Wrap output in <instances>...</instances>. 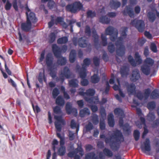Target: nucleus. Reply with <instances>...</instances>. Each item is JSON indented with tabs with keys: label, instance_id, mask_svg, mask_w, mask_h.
<instances>
[{
	"label": "nucleus",
	"instance_id": "ddd939ff",
	"mask_svg": "<svg viewBox=\"0 0 159 159\" xmlns=\"http://www.w3.org/2000/svg\"><path fill=\"white\" fill-rule=\"evenodd\" d=\"M105 8H103L100 11V14L101 15V16L100 17L99 20L100 22L102 23L107 24L109 23L110 20L109 18L106 17V16H103L105 13Z\"/></svg>",
	"mask_w": 159,
	"mask_h": 159
},
{
	"label": "nucleus",
	"instance_id": "20e7f679",
	"mask_svg": "<svg viewBox=\"0 0 159 159\" xmlns=\"http://www.w3.org/2000/svg\"><path fill=\"white\" fill-rule=\"evenodd\" d=\"M80 90L81 91L79 92V94L83 96L85 100L88 102L91 103H93L94 104H97L98 102V97L94 98L91 97L95 93L94 90L92 89H89L86 91V93L83 92V91L84 90L83 88H81Z\"/></svg>",
	"mask_w": 159,
	"mask_h": 159
},
{
	"label": "nucleus",
	"instance_id": "393cba45",
	"mask_svg": "<svg viewBox=\"0 0 159 159\" xmlns=\"http://www.w3.org/2000/svg\"><path fill=\"white\" fill-rule=\"evenodd\" d=\"M150 68L143 64L141 66V70L143 73L146 75H148L150 73Z\"/></svg>",
	"mask_w": 159,
	"mask_h": 159
},
{
	"label": "nucleus",
	"instance_id": "7c9ffc66",
	"mask_svg": "<svg viewBox=\"0 0 159 159\" xmlns=\"http://www.w3.org/2000/svg\"><path fill=\"white\" fill-rule=\"evenodd\" d=\"M75 50H72L70 52L69 56V60L71 63L75 61Z\"/></svg>",
	"mask_w": 159,
	"mask_h": 159
},
{
	"label": "nucleus",
	"instance_id": "c9c22d12",
	"mask_svg": "<svg viewBox=\"0 0 159 159\" xmlns=\"http://www.w3.org/2000/svg\"><path fill=\"white\" fill-rule=\"evenodd\" d=\"M68 41V39L66 37H64L59 39L57 40V43H65Z\"/></svg>",
	"mask_w": 159,
	"mask_h": 159
},
{
	"label": "nucleus",
	"instance_id": "72a5a7b5",
	"mask_svg": "<svg viewBox=\"0 0 159 159\" xmlns=\"http://www.w3.org/2000/svg\"><path fill=\"white\" fill-rule=\"evenodd\" d=\"M46 62L48 66H50L52 63V59L50 54L47 55L46 58Z\"/></svg>",
	"mask_w": 159,
	"mask_h": 159
},
{
	"label": "nucleus",
	"instance_id": "dca6fc26",
	"mask_svg": "<svg viewBox=\"0 0 159 159\" xmlns=\"http://www.w3.org/2000/svg\"><path fill=\"white\" fill-rule=\"evenodd\" d=\"M70 70L67 67H66L64 68L63 72H62L60 75L59 80H61L62 82L64 80V77L69 78L70 77Z\"/></svg>",
	"mask_w": 159,
	"mask_h": 159
},
{
	"label": "nucleus",
	"instance_id": "bf43d9fd",
	"mask_svg": "<svg viewBox=\"0 0 159 159\" xmlns=\"http://www.w3.org/2000/svg\"><path fill=\"white\" fill-rule=\"evenodd\" d=\"M85 33L87 35L89 36L90 35V28L88 26H86L85 28Z\"/></svg>",
	"mask_w": 159,
	"mask_h": 159
},
{
	"label": "nucleus",
	"instance_id": "8fccbe9b",
	"mask_svg": "<svg viewBox=\"0 0 159 159\" xmlns=\"http://www.w3.org/2000/svg\"><path fill=\"white\" fill-rule=\"evenodd\" d=\"M11 7V4L9 2V1L7 0V1L6 4L5 6V9L7 11L9 10Z\"/></svg>",
	"mask_w": 159,
	"mask_h": 159
},
{
	"label": "nucleus",
	"instance_id": "6ab92c4d",
	"mask_svg": "<svg viewBox=\"0 0 159 159\" xmlns=\"http://www.w3.org/2000/svg\"><path fill=\"white\" fill-rule=\"evenodd\" d=\"M21 27L23 30L25 31H28L31 28V22H28L27 21L26 23H24L21 24Z\"/></svg>",
	"mask_w": 159,
	"mask_h": 159
},
{
	"label": "nucleus",
	"instance_id": "2f4dec72",
	"mask_svg": "<svg viewBox=\"0 0 159 159\" xmlns=\"http://www.w3.org/2000/svg\"><path fill=\"white\" fill-rule=\"evenodd\" d=\"M78 81L76 80H72L69 81V84L70 86L76 87L78 86Z\"/></svg>",
	"mask_w": 159,
	"mask_h": 159
},
{
	"label": "nucleus",
	"instance_id": "6e6552de",
	"mask_svg": "<svg viewBox=\"0 0 159 159\" xmlns=\"http://www.w3.org/2000/svg\"><path fill=\"white\" fill-rule=\"evenodd\" d=\"M130 25L135 27L139 32L143 31L145 28L144 22L141 20L135 19L131 21Z\"/></svg>",
	"mask_w": 159,
	"mask_h": 159
},
{
	"label": "nucleus",
	"instance_id": "603ef678",
	"mask_svg": "<svg viewBox=\"0 0 159 159\" xmlns=\"http://www.w3.org/2000/svg\"><path fill=\"white\" fill-rule=\"evenodd\" d=\"M134 136L136 140H138L139 137V133L137 130H135L134 132Z\"/></svg>",
	"mask_w": 159,
	"mask_h": 159
},
{
	"label": "nucleus",
	"instance_id": "58836bf2",
	"mask_svg": "<svg viewBox=\"0 0 159 159\" xmlns=\"http://www.w3.org/2000/svg\"><path fill=\"white\" fill-rule=\"evenodd\" d=\"M98 159V157H95L94 154L93 153H90L87 154L85 157V159Z\"/></svg>",
	"mask_w": 159,
	"mask_h": 159
},
{
	"label": "nucleus",
	"instance_id": "e433bc0d",
	"mask_svg": "<svg viewBox=\"0 0 159 159\" xmlns=\"http://www.w3.org/2000/svg\"><path fill=\"white\" fill-rule=\"evenodd\" d=\"M71 127L72 129L75 128H76V132H77L79 130V125L78 124L76 123L74 120H72L70 124Z\"/></svg>",
	"mask_w": 159,
	"mask_h": 159
},
{
	"label": "nucleus",
	"instance_id": "f704fd0d",
	"mask_svg": "<svg viewBox=\"0 0 159 159\" xmlns=\"http://www.w3.org/2000/svg\"><path fill=\"white\" fill-rule=\"evenodd\" d=\"M159 97V91L157 90H154L152 93L151 98H156Z\"/></svg>",
	"mask_w": 159,
	"mask_h": 159
},
{
	"label": "nucleus",
	"instance_id": "aec40b11",
	"mask_svg": "<svg viewBox=\"0 0 159 159\" xmlns=\"http://www.w3.org/2000/svg\"><path fill=\"white\" fill-rule=\"evenodd\" d=\"M79 45L80 47L85 48L87 46V42L84 37L80 38L79 41Z\"/></svg>",
	"mask_w": 159,
	"mask_h": 159
},
{
	"label": "nucleus",
	"instance_id": "4c0bfd02",
	"mask_svg": "<svg viewBox=\"0 0 159 159\" xmlns=\"http://www.w3.org/2000/svg\"><path fill=\"white\" fill-rule=\"evenodd\" d=\"M91 121L94 125H97L98 123V116L95 115H93L92 117Z\"/></svg>",
	"mask_w": 159,
	"mask_h": 159
},
{
	"label": "nucleus",
	"instance_id": "cd10ccee",
	"mask_svg": "<svg viewBox=\"0 0 159 159\" xmlns=\"http://www.w3.org/2000/svg\"><path fill=\"white\" fill-rule=\"evenodd\" d=\"M56 103L57 104L60 106H63L65 103L62 97L59 96L56 99Z\"/></svg>",
	"mask_w": 159,
	"mask_h": 159
},
{
	"label": "nucleus",
	"instance_id": "0e129e2a",
	"mask_svg": "<svg viewBox=\"0 0 159 159\" xmlns=\"http://www.w3.org/2000/svg\"><path fill=\"white\" fill-rule=\"evenodd\" d=\"M69 137L70 140H73L74 139V134L72 132L70 131L69 132Z\"/></svg>",
	"mask_w": 159,
	"mask_h": 159
},
{
	"label": "nucleus",
	"instance_id": "ea45409f",
	"mask_svg": "<svg viewBox=\"0 0 159 159\" xmlns=\"http://www.w3.org/2000/svg\"><path fill=\"white\" fill-rule=\"evenodd\" d=\"M55 35L54 33H51L49 36L48 40L50 43L53 42L55 39Z\"/></svg>",
	"mask_w": 159,
	"mask_h": 159
},
{
	"label": "nucleus",
	"instance_id": "c756f323",
	"mask_svg": "<svg viewBox=\"0 0 159 159\" xmlns=\"http://www.w3.org/2000/svg\"><path fill=\"white\" fill-rule=\"evenodd\" d=\"M125 14L127 13L128 15L130 17H132L134 16V14L132 9L130 7H127L126 10L124 12Z\"/></svg>",
	"mask_w": 159,
	"mask_h": 159
},
{
	"label": "nucleus",
	"instance_id": "412c9836",
	"mask_svg": "<svg viewBox=\"0 0 159 159\" xmlns=\"http://www.w3.org/2000/svg\"><path fill=\"white\" fill-rule=\"evenodd\" d=\"M129 71V67L124 66L121 68L120 73L123 77L126 76L128 74Z\"/></svg>",
	"mask_w": 159,
	"mask_h": 159
},
{
	"label": "nucleus",
	"instance_id": "c03bdc74",
	"mask_svg": "<svg viewBox=\"0 0 159 159\" xmlns=\"http://www.w3.org/2000/svg\"><path fill=\"white\" fill-rule=\"evenodd\" d=\"M59 90L57 88H55L53 90L52 92V95L53 98H56L57 96L59 94Z\"/></svg>",
	"mask_w": 159,
	"mask_h": 159
},
{
	"label": "nucleus",
	"instance_id": "052dcab7",
	"mask_svg": "<svg viewBox=\"0 0 159 159\" xmlns=\"http://www.w3.org/2000/svg\"><path fill=\"white\" fill-rule=\"evenodd\" d=\"M54 113L56 114H60L61 112V110L60 107L58 106L56 107L53 109Z\"/></svg>",
	"mask_w": 159,
	"mask_h": 159
},
{
	"label": "nucleus",
	"instance_id": "5fc2aeb1",
	"mask_svg": "<svg viewBox=\"0 0 159 159\" xmlns=\"http://www.w3.org/2000/svg\"><path fill=\"white\" fill-rule=\"evenodd\" d=\"M148 119L149 120H153L155 119V116L152 112H150L148 116Z\"/></svg>",
	"mask_w": 159,
	"mask_h": 159
},
{
	"label": "nucleus",
	"instance_id": "1a4fd4ad",
	"mask_svg": "<svg viewBox=\"0 0 159 159\" xmlns=\"http://www.w3.org/2000/svg\"><path fill=\"white\" fill-rule=\"evenodd\" d=\"M134 58L136 61L131 56H129L128 57V61L132 66H135L137 65H139L142 63V61L138 53L136 52L135 53Z\"/></svg>",
	"mask_w": 159,
	"mask_h": 159
},
{
	"label": "nucleus",
	"instance_id": "7ed1b4c3",
	"mask_svg": "<svg viewBox=\"0 0 159 159\" xmlns=\"http://www.w3.org/2000/svg\"><path fill=\"white\" fill-rule=\"evenodd\" d=\"M135 86L133 84L128 85L127 88V91L129 94H134L140 100H146L149 97L151 91L149 89L145 90L143 93L140 92L135 93Z\"/></svg>",
	"mask_w": 159,
	"mask_h": 159
},
{
	"label": "nucleus",
	"instance_id": "79ce46f5",
	"mask_svg": "<svg viewBox=\"0 0 159 159\" xmlns=\"http://www.w3.org/2000/svg\"><path fill=\"white\" fill-rule=\"evenodd\" d=\"M103 152L105 155L109 157L112 156L113 155L112 152L110 150L107 148L103 150Z\"/></svg>",
	"mask_w": 159,
	"mask_h": 159
},
{
	"label": "nucleus",
	"instance_id": "680f3d73",
	"mask_svg": "<svg viewBox=\"0 0 159 159\" xmlns=\"http://www.w3.org/2000/svg\"><path fill=\"white\" fill-rule=\"evenodd\" d=\"M100 128L101 129H104L105 128V125L103 121L102 120V119H101L100 122Z\"/></svg>",
	"mask_w": 159,
	"mask_h": 159
},
{
	"label": "nucleus",
	"instance_id": "338daca9",
	"mask_svg": "<svg viewBox=\"0 0 159 159\" xmlns=\"http://www.w3.org/2000/svg\"><path fill=\"white\" fill-rule=\"evenodd\" d=\"M93 125L90 123H89V124H88V125H87L86 127V129L87 130H91L93 129Z\"/></svg>",
	"mask_w": 159,
	"mask_h": 159
},
{
	"label": "nucleus",
	"instance_id": "09e8293b",
	"mask_svg": "<svg viewBox=\"0 0 159 159\" xmlns=\"http://www.w3.org/2000/svg\"><path fill=\"white\" fill-rule=\"evenodd\" d=\"M155 103L153 102H150L148 105V108L150 110L153 109L155 108Z\"/></svg>",
	"mask_w": 159,
	"mask_h": 159
},
{
	"label": "nucleus",
	"instance_id": "2eb2a0df",
	"mask_svg": "<svg viewBox=\"0 0 159 159\" xmlns=\"http://www.w3.org/2000/svg\"><path fill=\"white\" fill-rule=\"evenodd\" d=\"M114 113L115 115L121 116L120 118L119 123L120 126H122L123 125V121L121 118L124 116L123 111L121 109L117 108L114 110Z\"/></svg>",
	"mask_w": 159,
	"mask_h": 159
},
{
	"label": "nucleus",
	"instance_id": "774afa93",
	"mask_svg": "<svg viewBox=\"0 0 159 159\" xmlns=\"http://www.w3.org/2000/svg\"><path fill=\"white\" fill-rule=\"evenodd\" d=\"M145 36L148 39H151L152 38L151 34L148 32L146 31L144 33Z\"/></svg>",
	"mask_w": 159,
	"mask_h": 159
},
{
	"label": "nucleus",
	"instance_id": "a19ab883",
	"mask_svg": "<svg viewBox=\"0 0 159 159\" xmlns=\"http://www.w3.org/2000/svg\"><path fill=\"white\" fill-rule=\"evenodd\" d=\"M102 39V43L103 46H105L107 44V39L105 34H102L101 35Z\"/></svg>",
	"mask_w": 159,
	"mask_h": 159
},
{
	"label": "nucleus",
	"instance_id": "f03ea898",
	"mask_svg": "<svg viewBox=\"0 0 159 159\" xmlns=\"http://www.w3.org/2000/svg\"><path fill=\"white\" fill-rule=\"evenodd\" d=\"M113 134L109 137H106L103 134H101L100 138L101 139H104L105 141L107 144H109L111 147L113 144L117 142H122L124 140L123 138L121 133L118 130L113 131Z\"/></svg>",
	"mask_w": 159,
	"mask_h": 159
},
{
	"label": "nucleus",
	"instance_id": "de8ad7c7",
	"mask_svg": "<svg viewBox=\"0 0 159 159\" xmlns=\"http://www.w3.org/2000/svg\"><path fill=\"white\" fill-rule=\"evenodd\" d=\"M85 76V77L82 78L80 77L82 79V80L81 81V84L82 85L85 86L87 85L88 84L89 82L87 80L84 79L86 77Z\"/></svg>",
	"mask_w": 159,
	"mask_h": 159
},
{
	"label": "nucleus",
	"instance_id": "4d7b16f0",
	"mask_svg": "<svg viewBox=\"0 0 159 159\" xmlns=\"http://www.w3.org/2000/svg\"><path fill=\"white\" fill-rule=\"evenodd\" d=\"M88 17L92 18L95 16L96 14L94 12L91 11H89L87 13Z\"/></svg>",
	"mask_w": 159,
	"mask_h": 159
},
{
	"label": "nucleus",
	"instance_id": "b1692460",
	"mask_svg": "<svg viewBox=\"0 0 159 159\" xmlns=\"http://www.w3.org/2000/svg\"><path fill=\"white\" fill-rule=\"evenodd\" d=\"M55 23L56 24H57V23H59L65 28H66L67 27V25L64 22L63 19L61 17H57L55 22Z\"/></svg>",
	"mask_w": 159,
	"mask_h": 159
},
{
	"label": "nucleus",
	"instance_id": "13d9d810",
	"mask_svg": "<svg viewBox=\"0 0 159 159\" xmlns=\"http://www.w3.org/2000/svg\"><path fill=\"white\" fill-rule=\"evenodd\" d=\"M55 6V4L54 2L53 1H50L48 2V7L50 9H52Z\"/></svg>",
	"mask_w": 159,
	"mask_h": 159
},
{
	"label": "nucleus",
	"instance_id": "f3484780",
	"mask_svg": "<svg viewBox=\"0 0 159 159\" xmlns=\"http://www.w3.org/2000/svg\"><path fill=\"white\" fill-rule=\"evenodd\" d=\"M140 78V75L139 70L137 69L134 70L130 77L131 80L133 82H135Z\"/></svg>",
	"mask_w": 159,
	"mask_h": 159
},
{
	"label": "nucleus",
	"instance_id": "bb28decb",
	"mask_svg": "<svg viewBox=\"0 0 159 159\" xmlns=\"http://www.w3.org/2000/svg\"><path fill=\"white\" fill-rule=\"evenodd\" d=\"M108 120L109 126L110 127H113L114 125V122L113 114H110L108 115Z\"/></svg>",
	"mask_w": 159,
	"mask_h": 159
},
{
	"label": "nucleus",
	"instance_id": "423d86ee",
	"mask_svg": "<svg viewBox=\"0 0 159 159\" xmlns=\"http://www.w3.org/2000/svg\"><path fill=\"white\" fill-rule=\"evenodd\" d=\"M90 60L88 58L85 59L84 61L83 64L82 66V68L81 69H79V67L78 66H77V71H79V74L80 76L82 78L85 77L86 76V70L85 68L87 66H89L91 63Z\"/></svg>",
	"mask_w": 159,
	"mask_h": 159
},
{
	"label": "nucleus",
	"instance_id": "f257e3e1",
	"mask_svg": "<svg viewBox=\"0 0 159 159\" xmlns=\"http://www.w3.org/2000/svg\"><path fill=\"white\" fill-rule=\"evenodd\" d=\"M127 31V28H121L120 30V36L117 38L118 31L116 29L112 27L109 26L105 30L106 34L110 35L111 40L113 42H116V45L117 47V54L120 56L123 55L125 52V47L123 43L127 41L126 34Z\"/></svg>",
	"mask_w": 159,
	"mask_h": 159
},
{
	"label": "nucleus",
	"instance_id": "3c124183",
	"mask_svg": "<svg viewBox=\"0 0 159 159\" xmlns=\"http://www.w3.org/2000/svg\"><path fill=\"white\" fill-rule=\"evenodd\" d=\"M38 80L39 82L42 83L43 82V80L44 79L45 81V78L44 75L43 74L41 73H40L39 75L38 78Z\"/></svg>",
	"mask_w": 159,
	"mask_h": 159
},
{
	"label": "nucleus",
	"instance_id": "a18cd8bd",
	"mask_svg": "<svg viewBox=\"0 0 159 159\" xmlns=\"http://www.w3.org/2000/svg\"><path fill=\"white\" fill-rule=\"evenodd\" d=\"M92 31L93 37L94 39V42L96 43L98 41V36L96 34V31L94 30H92Z\"/></svg>",
	"mask_w": 159,
	"mask_h": 159
},
{
	"label": "nucleus",
	"instance_id": "39448f33",
	"mask_svg": "<svg viewBox=\"0 0 159 159\" xmlns=\"http://www.w3.org/2000/svg\"><path fill=\"white\" fill-rule=\"evenodd\" d=\"M52 49L54 55L57 58H59L58 62L61 65H64L66 62V59L65 57L61 56V50L56 44L52 45Z\"/></svg>",
	"mask_w": 159,
	"mask_h": 159
},
{
	"label": "nucleus",
	"instance_id": "49530a36",
	"mask_svg": "<svg viewBox=\"0 0 159 159\" xmlns=\"http://www.w3.org/2000/svg\"><path fill=\"white\" fill-rule=\"evenodd\" d=\"M65 153V148L64 146H61L58 150L59 154L61 155H63Z\"/></svg>",
	"mask_w": 159,
	"mask_h": 159
},
{
	"label": "nucleus",
	"instance_id": "0eeeda50",
	"mask_svg": "<svg viewBox=\"0 0 159 159\" xmlns=\"http://www.w3.org/2000/svg\"><path fill=\"white\" fill-rule=\"evenodd\" d=\"M82 5L79 2H75L73 3L68 5L66 7V10L72 13H75L80 10Z\"/></svg>",
	"mask_w": 159,
	"mask_h": 159
},
{
	"label": "nucleus",
	"instance_id": "9b49d317",
	"mask_svg": "<svg viewBox=\"0 0 159 159\" xmlns=\"http://www.w3.org/2000/svg\"><path fill=\"white\" fill-rule=\"evenodd\" d=\"M78 154H80L81 156L84 154L83 151L80 147L76 149L73 152H69L68 154V156L70 157H74V159H79L80 157L77 155Z\"/></svg>",
	"mask_w": 159,
	"mask_h": 159
},
{
	"label": "nucleus",
	"instance_id": "473e14b6",
	"mask_svg": "<svg viewBox=\"0 0 159 159\" xmlns=\"http://www.w3.org/2000/svg\"><path fill=\"white\" fill-rule=\"evenodd\" d=\"M99 79L100 78L95 74L91 77V81L93 83H97L99 82Z\"/></svg>",
	"mask_w": 159,
	"mask_h": 159
},
{
	"label": "nucleus",
	"instance_id": "9d476101",
	"mask_svg": "<svg viewBox=\"0 0 159 159\" xmlns=\"http://www.w3.org/2000/svg\"><path fill=\"white\" fill-rule=\"evenodd\" d=\"M54 119L56 120L55 125L57 130L58 132H60L61 130L62 125H64L65 124V121L60 116L55 115L54 116Z\"/></svg>",
	"mask_w": 159,
	"mask_h": 159
},
{
	"label": "nucleus",
	"instance_id": "69168bd1",
	"mask_svg": "<svg viewBox=\"0 0 159 159\" xmlns=\"http://www.w3.org/2000/svg\"><path fill=\"white\" fill-rule=\"evenodd\" d=\"M33 107L35 112L38 113L40 111V108L37 106H33Z\"/></svg>",
	"mask_w": 159,
	"mask_h": 159
},
{
	"label": "nucleus",
	"instance_id": "a211bd4d",
	"mask_svg": "<svg viewBox=\"0 0 159 159\" xmlns=\"http://www.w3.org/2000/svg\"><path fill=\"white\" fill-rule=\"evenodd\" d=\"M120 2L116 0H112L110 2V7L114 9H116L120 5Z\"/></svg>",
	"mask_w": 159,
	"mask_h": 159
},
{
	"label": "nucleus",
	"instance_id": "f8f14e48",
	"mask_svg": "<svg viewBox=\"0 0 159 159\" xmlns=\"http://www.w3.org/2000/svg\"><path fill=\"white\" fill-rule=\"evenodd\" d=\"M27 12V21L28 22H30L31 23H35L37 21V19L35 17L34 14L30 12V10L28 7L26 8Z\"/></svg>",
	"mask_w": 159,
	"mask_h": 159
},
{
	"label": "nucleus",
	"instance_id": "6e6d98bb",
	"mask_svg": "<svg viewBox=\"0 0 159 159\" xmlns=\"http://www.w3.org/2000/svg\"><path fill=\"white\" fill-rule=\"evenodd\" d=\"M100 112L102 119L104 120L106 118V117L105 111L104 108L102 109L100 111Z\"/></svg>",
	"mask_w": 159,
	"mask_h": 159
},
{
	"label": "nucleus",
	"instance_id": "37998d69",
	"mask_svg": "<svg viewBox=\"0 0 159 159\" xmlns=\"http://www.w3.org/2000/svg\"><path fill=\"white\" fill-rule=\"evenodd\" d=\"M108 49L111 53H112L114 51L115 49V47L111 43H109L108 47Z\"/></svg>",
	"mask_w": 159,
	"mask_h": 159
},
{
	"label": "nucleus",
	"instance_id": "c85d7f7f",
	"mask_svg": "<svg viewBox=\"0 0 159 159\" xmlns=\"http://www.w3.org/2000/svg\"><path fill=\"white\" fill-rule=\"evenodd\" d=\"M90 114L89 110L86 108L80 111V115L81 117H84L85 115H89Z\"/></svg>",
	"mask_w": 159,
	"mask_h": 159
},
{
	"label": "nucleus",
	"instance_id": "5701e85b",
	"mask_svg": "<svg viewBox=\"0 0 159 159\" xmlns=\"http://www.w3.org/2000/svg\"><path fill=\"white\" fill-rule=\"evenodd\" d=\"M154 63V61L150 58H147L144 62V64L150 68Z\"/></svg>",
	"mask_w": 159,
	"mask_h": 159
},
{
	"label": "nucleus",
	"instance_id": "4be33fe9",
	"mask_svg": "<svg viewBox=\"0 0 159 159\" xmlns=\"http://www.w3.org/2000/svg\"><path fill=\"white\" fill-rule=\"evenodd\" d=\"M116 80L117 82L119 85L115 84L114 86L113 87V88L115 90H118L119 91V93L120 96L122 97H125V94L122 93L120 89V83H119V79L117 78Z\"/></svg>",
	"mask_w": 159,
	"mask_h": 159
},
{
	"label": "nucleus",
	"instance_id": "e2e57ef3",
	"mask_svg": "<svg viewBox=\"0 0 159 159\" xmlns=\"http://www.w3.org/2000/svg\"><path fill=\"white\" fill-rule=\"evenodd\" d=\"M94 63L96 66H97L99 64V59L97 57H94L93 58Z\"/></svg>",
	"mask_w": 159,
	"mask_h": 159
},
{
	"label": "nucleus",
	"instance_id": "4468645a",
	"mask_svg": "<svg viewBox=\"0 0 159 159\" xmlns=\"http://www.w3.org/2000/svg\"><path fill=\"white\" fill-rule=\"evenodd\" d=\"M141 148L144 153H146V152H149L151 150L150 141L148 139H146L145 142L142 144Z\"/></svg>",
	"mask_w": 159,
	"mask_h": 159
},
{
	"label": "nucleus",
	"instance_id": "864d4df0",
	"mask_svg": "<svg viewBox=\"0 0 159 159\" xmlns=\"http://www.w3.org/2000/svg\"><path fill=\"white\" fill-rule=\"evenodd\" d=\"M150 49L153 52H156L157 51L156 46L154 43H151L150 46Z\"/></svg>",
	"mask_w": 159,
	"mask_h": 159
},
{
	"label": "nucleus",
	"instance_id": "a878e982",
	"mask_svg": "<svg viewBox=\"0 0 159 159\" xmlns=\"http://www.w3.org/2000/svg\"><path fill=\"white\" fill-rule=\"evenodd\" d=\"M66 109L67 113L70 114L74 111L76 113H77V111L75 109L72 108L71 104L69 102H67L66 105Z\"/></svg>",
	"mask_w": 159,
	"mask_h": 159
}]
</instances>
